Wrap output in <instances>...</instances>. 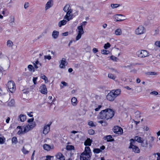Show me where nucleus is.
Returning <instances> with one entry per match:
<instances>
[{
	"mask_svg": "<svg viewBox=\"0 0 160 160\" xmlns=\"http://www.w3.org/2000/svg\"><path fill=\"white\" fill-rule=\"evenodd\" d=\"M108 77L111 79H112L113 80H115L116 77L112 74V73H109L108 75Z\"/></svg>",
	"mask_w": 160,
	"mask_h": 160,
	"instance_id": "36",
	"label": "nucleus"
},
{
	"mask_svg": "<svg viewBox=\"0 0 160 160\" xmlns=\"http://www.w3.org/2000/svg\"><path fill=\"white\" fill-rule=\"evenodd\" d=\"M61 83L64 86H66L68 85V83L65 82H62Z\"/></svg>",
	"mask_w": 160,
	"mask_h": 160,
	"instance_id": "63",
	"label": "nucleus"
},
{
	"mask_svg": "<svg viewBox=\"0 0 160 160\" xmlns=\"http://www.w3.org/2000/svg\"><path fill=\"white\" fill-rule=\"evenodd\" d=\"M29 6V3L28 2L25 3L24 5L25 8L26 9Z\"/></svg>",
	"mask_w": 160,
	"mask_h": 160,
	"instance_id": "59",
	"label": "nucleus"
},
{
	"mask_svg": "<svg viewBox=\"0 0 160 160\" xmlns=\"http://www.w3.org/2000/svg\"><path fill=\"white\" fill-rule=\"evenodd\" d=\"M44 58L47 59L48 60H50L51 58V57L50 56H45Z\"/></svg>",
	"mask_w": 160,
	"mask_h": 160,
	"instance_id": "57",
	"label": "nucleus"
},
{
	"mask_svg": "<svg viewBox=\"0 0 160 160\" xmlns=\"http://www.w3.org/2000/svg\"><path fill=\"white\" fill-rule=\"evenodd\" d=\"M123 15L122 14H117L115 17V19L116 21H121L124 20V19L121 18V17H123Z\"/></svg>",
	"mask_w": 160,
	"mask_h": 160,
	"instance_id": "19",
	"label": "nucleus"
},
{
	"mask_svg": "<svg viewBox=\"0 0 160 160\" xmlns=\"http://www.w3.org/2000/svg\"><path fill=\"white\" fill-rule=\"evenodd\" d=\"M14 18H11L10 22V24L11 25H12L13 23H14Z\"/></svg>",
	"mask_w": 160,
	"mask_h": 160,
	"instance_id": "52",
	"label": "nucleus"
},
{
	"mask_svg": "<svg viewBox=\"0 0 160 160\" xmlns=\"http://www.w3.org/2000/svg\"><path fill=\"white\" fill-rule=\"evenodd\" d=\"M7 45L9 47H12L13 45V43L11 41L8 40L7 42Z\"/></svg>",
	"mask_w": 160,
	"mask_h": 160,
	"instance_id": "33",
	"label": "nucleus"
},
{
	"mask_svg": "<svg viewBox=\"0 0 160 160\" xmlns=\"http://www.w3.org/2000/svg\"><path fill=\"white\" fill-rule=\"evenodd\" d=\"M72 10L71 9V7H70L69 9H68L66 15L64 17V18L69 21L72 19Z\"/></svg>",
	"mask_w": 160,
	"mask_h": 160,
	"instance_id": "5",
	"label": "nucleus"
},
{
	"mask_svg": "<svg viewBox=\"0 0 160 160\" xmlns=\"http://www.w3.org/2000/svg\"><path fill=\"white\" fill-rule=\"evenodd\" d=\"M113 92V93L116 97L119 96L121 93V90L120 89H117L116 90H113L111 91Z\"/></svg>",
	"mask_w": 160,
	"mask_h": 160,
	"instance_id": "14",
	"label": "nucleus"
},
{
	"mask_svg": "<svg viewBox=\"0 0 160 160\" xmlns=\"http://www.w3.org/2000/svg\"><path fill=\"white\" fill-rule=\"evenodd\" d=\"M28 70L30 71H32L34 72L35 71L34 68L32 65H29L28 66Z\"/></svg>",
	"mask_w": 160,
	"mask_h": 160,
	"instance_id": "35",
	"label": "nucleus"
},
{
	"mask_svg": "<svg viewBox=\"0 0 160 160\" xmlns=\"http://www.w3.org/2000/svg\"><path fill=\"white\" fill-rule=\"evenodd\" d=\"M28 125L29 127V128L31 129H32L36 126L35 123V122L29 123Z\"/></svg>",
	"mask_w": 160,
	"mask_h": 160,
	"instance_id": "31",
	"label": "nucleus"
},
{
	"mask_svg": "<svg viewBox=\"0 0 160 160\" xmlns=\"http://www.w3.org/2000/svg\"><path fill=\"white\" fill-rule=\"evenodd\" d=\"M67 62L66 61V59L64 58H63L61 61L59 67L61 68H63L66 65H67Z\"/></svg>",
	"mask_w": 160,
	"mask_h": 160,
	"instance_id": "11",
	"label": "nucleus"
},
{
	"mask_svg": "<svg viewBox=\"0 0 160 160\" xmlns=\"http://www.w3.org/2000/svg\"><path fill=\"white\" fill-rule=\"evenodd\" d=\"M92 141L90 138H88L84 142V145L85 146H91L92 143Z\"/></svg>",
	"mask_w": 160,
	"mask_h": 160,
	"instance_id": "23",
	"label": "nucleus"
},
{
	"mask_svg": "<svg viewBox=\"0 0 160 160\" xmlns=\"http://www.w3.org/2000/svg\"><path fill=\"white\" fill-rule=\"evenodd\" d=\"M145 32V29L142 26H139L135 30V32L137 34H141Z\"/></svg>",
	"mask_w": 160,
	"mask_h": 160,
	"instance_id": "6",
	"label": "nucleus"
},
{
	"mask_svg": "<svg viewBox=\"0 0 160 160\" xmlns=\"http://www.w3.org/2000/svg\"><path fill=\"white\" fill-rule=\"evenodd\" d=\"M55 156L57 159H60V160H65V159L64 156L60 152L57 153Z\"/></svg>",
	"mask_w": 160,
	"mask_h": 160,
	"instance_id": "13",
	"label": "nucleus"
},
{
	"mask_svg": "<svg viewBox=\"0 0 160 160\" xmlns=\"http://www.w3.org/2000/svg\"><path fill=\"white\" fill-rule=\"evenodd\" d=\"M82 35V34L78 33V34L76 37V40L78 41L81 38Z\"/></svg>",
	"mask_w": 160,
	"mask_h": 160,
	"instance_id": "47",
	"label": "nucleus"
},
{
	"mask_svg": "<svg viewBox=\"0 0 160 160\" xmlns=\"http://www.w3.org/2000/svg\"><path fill=\"white\" fill-rule=\"evenodd\" d=\"M93 151L94 153H98L101 152V150L99 148H95L93 149Z\"/></svg>",
	"mask_w": 160,
	"mask_h": 160,
	"instance_id": "42",
	"label": "nucleus"
},
{
	"mask_svg": "<svg viewBox=\"0 0 160 160\" xmlns=\"http://www.w3.org/2000/svg\"><path fill=\"white\" fill-rule=\"evenodd\" d=\"M22 151L24 154H27L28 153L29 151L27 150L24 147L22 149Z\"/></svg>",
	"mask_w": 160,
	"mask_h": 160,
	"instance_id": "50",
	"label": "nucleus"
},
{
	"mask_svg": "<svg viewBox=\"0 0 160 160\" xmlns=\"http://www.w3.org/2000/svg\"><path fill=\"white\" fill-rule=\"evenodd\" d=\"M67 22L66 20H63L59 21L58 23V26L59 27H61L62 26L65 25Z\"/></svg>",
	"mask_w": 160,
	"mask_h": 160,
	"instance_id": "18",
	"label": "nucleus"
},
{
	"mask_svg": "<svg viewBox=\"0 0 160 160\" xmlns=\"http://www.w3.org/2000/svg\"><path fill=\"white\" fill-rule=\"evenodd\" d=\"M130 142L129 148H132L133 151L135 153H139L140 152V150L139 148L137 146L133 145V144L135 142L134 140L132 139H131L130 140Z\"/></svg>",
	"mask_w": 160,
	"mask_h": 160,
	"instance_id": "3",
	"label": "nucleus"
},
{
	"mask_svg": "<svg viewBox=\"0 0 160 160\" xmlns=\"http://www.w3.org/2000/svg\"><path fill=\"white\" fill-rule=\"evenodd\" d=\"M46 78V77L44 74H42L41 76V78L43 79H44Z\"/></svg>",
	"mask_w": 160,
	"mask_h": 160,
	"instance_id": "64",
	"label": "nucleus"
},
{
	"mask_svg": "<svg viewBox=\"0 0 160 160\" xmlns=\"http://www.w3.org/2000/svg\"><path fill=\"white\" fill-rule=\"evenodd\" d=\"M68 32H65L62 33V35L63 36H68Z\"/></svg>",
	"mask_w": 160,
	"mask_h": 160,
	"instance_id": "61",
	"label": "nucleus"
},
{
	"mask_svg": "<svg viewBox=\"0 0 160 160\" xmlns=\"http://www.w3.org/2000/svg\"><path fill=\"white\" fill-rule=\"evenodd\" d=\"M20 120L22 122L24 121L26 119V116L25 115L21 114L20 115Z\"/></svg>",
	"mask_w": 160,
	"mask_h": 160,
	"instance_id": "27",
	"label": "nucleus"
},
{
	"mask_svg": "<svg viewBox=\"0 0 160 160\" xmlns=\"http://www.w3.org/2000/svg\"><path fill=\"white\" fill-rule=\"evenodd\" d=\"M110 58L112 60L114 61H117V59L118 58L115 57L113 56H112L110 57Z\"/></svg>",
	"mask_w": 160,
	"mask_h": 160,
	"instance_id": "49",
	"label": "nucleus"
},
{
	"mask_svg": "<svg viewBox=\"0 0 160 160\" xmlns=\"http://www.w3.org/2000/svg\"><path fill=\"white\" fill-rule=\"evenodd\" d=\"M42 159H44V160H50L51 159H53L54 156H51L50 155H47L46 156L45 158V157H43L42 158Z\"/></svg>",
	"mask_w": 160,
	"mask_h": 160,
	"instance_id": "28",
	"label": "nucleus"
},
{
	"mask_svg": "<svg viewBox=\"0 0 160 160\" xmlns=\"http://www.w3.org/2000/svg\"><path fill=\"white\" fill-rule=\"evenodd\" d=\"M33 120H34V118H32L29 119H28V122H29V123L33 122Z\"/></svg>",
	"mask_w": 160,
	"mask_h": 160,
	"instance_id": "56",
	"label": "nucleus"
},
{
	"mask_svg": "<svg viewBox=\"0 0 160 160\" xmlns=\"http://www.w3.org/2000/svg\"><path fill=\"white\" fill-rule=\"evenodd\" d=\"M78 33L83 34L84 33V31L83 27L82 26H80L78 27Z\"/></svg>",
	"mask_w": 160,
	"mask_h": 160,
	"instance_id": "20",
	"label": "nucleus"
},
{
	"mask_svg": "<svg viewBox=\"0 0 160 160\" xmlns=\"http://www.w3.org/2000/svg\"><path fill=\"white\" fill-rule=\"evenodd\" d=\"M12 143L16 144L18 142V140L17 138L16 137H14L12 138Z\"/></svg>",
	"mask_w": 160,
	"mask_h": 160,
	"instance_id": "37",
	"label": "nucleus"
},
{
	"mask_svg": "<svg viewBox=\"0 0 160 160\" xmlns=\"http://www.w3.org/2000/svg\"><path fill=\"white\" fill-rule=\"evenodd\" d=\"M90 157L89 153L83 152L80 155V160H88Z\"/></svg>",
	"mask_w": 160,
	"mask_h": 160,
	"instance_id": "7",
	"label": "nucleus"
},
{
	"mask_svg": "<svg viewBox=\"0 0 160 160\" xmlns=\"http://www.w3.org/2000/svg\"><path fill=\"white\" fill-rule=\"evenodd\" d=\"M147 74L149 75H157V73L154 72H148L147 73Z\"/></svg>",
	"mask_w": 160,
	"mask_h": 160,
	"instance_id": "41",
	"label": "nucleus"
},
{
	"mask_svg": "<svg viewBox=\"0 0 160 160\" xmlns=\"http://www.w3.org/2000/svg\"><path fill=\"white\" fill-rule=\"evenodd\" d=\"M102 107V105H98V107L97 108H96L95 109V110L96 111H98L100 109V108Z\"/></svg>",
	"mask_w": 160,
	"mask_h": 160,
	"instance_id": "54",
	"label": "nucleus"
},
{
	"mask_svg": "<svg viewBox=\"0 0 160 160\" xmlns=\"http://www.w3.org/2000/svg\"><path fill=\"white\" fill-rule=\"evenodd\" d=\"M92 51L94 53H96V52H98V50L97 48H94L92 49Z\"/></svg>",
	"mask_w": 160,
	"mask_h": 160,
	"instance_id": "58",
	"label": "nucleus"
},
{
	"mask_svg": "<svg viewBox=\"0 0 160 160\" xmlns=\"http://www.w3.org/2000/svg\"><path fill=\"white\" fill-rule=\"evenodd\" d=\"M155 44L159 47H160V41H157L155 42Z\"/></svg>",
	"mask_w": 160,
	"mask_h": 160,
	"instance_id": "53",
	"label": "nucleus"
},
{
	"mask_svg": "<svg viewBox=\"0 0 160 160\" xmlns=\"http://www.w3.org/2000/svg\"><path fill=\"white\" fill-rule=\"evenodd\" d=\"M110 70L112 72H117V73H119L118 72V71L116 69H115L112 68H111Z\"/></svg>",
	"mask_w": 160,
	"mask_h": 160,
	"instance_id": "60",
	"label": "nucleus"
},
{
	"mask_svg": "<svg viewBox=\"0 0 160 160\" xmlns=\"http://www.w3.org/2000/svg\"><path fill=\"white\" fill-rule=\"evenodd\" d=\"M141 145L142 147H148V141L147 140H142V141L141 142Z\"/></svg>",
	"mask_w": 160,
	"mask_h": 160,
	"instance_id": "25",
	"label": "nucleus"
},
{
	"mask_svg": "<svg viewBox=\"0 0 160 160\" xmlns=\"http://www.w3.org/2000/svg\"><path fill=\"white\" fill-rule=\"evenodd\" d=\"M160 160V153H157V160Z\"/></svg>",
	"mask_w": 160,
	"mask_h": 160,
	"instance_id": "51",
	"label": "nucleus"
},
{
	"mask_svg": "<svg viewBox=\"0 0 160 160\" xmlns=\"http://www.w3.org/2000/svg\"><path fill=\"white\" fill-rule=\"evenodd\" d=\"M120 6V5L118 4H112L111 5V6L112 8H118Z\"/></svg>",
	"mask_w": 160,
	"mask_h": 160,
	"instance_id": "38",
	"label": "nucleus"
},
{
	"mask_svg": "<svg viewBox=\"0 0 160 160\" xmlns=\"http://www.w3.org/2000/svg\"><path fill=\"white\" fill-rule=\"evenodd\" d=\"M106 138L107 139V141L108 142L113 141L114 140V138H112V137L111 135H108L106 136Z\"/></svg>",
	"mask_w": 160,
	"mask_h": 160,
	"instance_id": "29",
	"label": "nucleus"
},
{
	"mask_svg": "<svg viewBox=\"0 0 160 160\" xmlns=\"http://www.w3.org/2000/svg\"><path fill=\"white\" fill-rule=\"evenodd\" d=\"M17 133L18 135H20L24 134V132L23 130L22 129V130L20 129L18 132Z\"/></svg>",
	"mask_w": 160,
	"mask_h": 160,
	"instance_id": "46",
	"label": "nucleus"
},
{
	"mask_svg": "<svg viewBox=\"0 0 160 160\" xmlns=\"http://www.w3.org/2000/svg\"><path fill=\"white\" fill-rule=\"evenodd\" d=\"M90 151V149L89 147H86L85 148V151L84 152H85L87 153H89V152Z\"/></svg>",
	"mask_w": 160,
	"mask_h": 160,
	"instance_id": "43",
	"label": "nucleus"
},
{
	"mask_svg": "<svg viewBox=\"0 0 160 160\" xmlns=\"http://www.w3.org/2000/svg\"><path fill=\"white\" fill-rule=\"evenodd\" d=\"M7 86L9 91L13 92L16 89L15 84L13 81H9L7 83Z\"/></svg>",
	"mask_w": 160,
	"mask_h": 160,
	"instance_id": "2",
	"label": "nucleus"
},
{
	"mask_svg": "<svg viewBox=\"0 0 160 160\" xmlns=\"http://www.w3.org/2000/svg\"><path fill=\"white\" fill-rule=\"evenodd\" d=\"M114 114V112L112 109H107L101 111L99 113V118L101 119L108 120L111 118Z\"/></svg>",
	"mask_w": 160,
	"mask_h": 160,
	"instance_id": "1",
	"label": "nucleus"
},
{
	"mask_svg": "<svg viewBox=\"0 0 160 160\" xmlns=\"http://www.w3.org/2000/svg\"><path fill=\"white\" fill-rule=\"evenodd\" d=\"M70 7V5L69 4H66L63 8V11L65 12H66L68 11V9H69Z\"/></svg>",
	"mask_w": 160,
	"mask_h": 160,
	"instance_id": "34",
	"label": "nucleus"
},
{
	"mask_svg": "<svg viewBox=\"0 0 160 160\" xmlns=\"http://www.w3.org/2000/svg\"><path fill=\"white\" fill-rule=\"evenodd\" d=\"M113 130L114 133L118 135H121L123 133L122 128L118 126L114 127Z\"/></svg>",
	"mask_w": 160,
	"mask_h": 160,
	"instance_id": "9",
	"label": "nucleus"
},
{
	"mask_svg": "<svg viewBox=\"0 0 160 160\" xmlns=\"http://www.w3.org/2000/svg\"><path fill=\"white\" fill-rule=\"evenodd\" d=\"M5 139L4 138H2L0 137V144H3L5 142Z\"/></svg>",
	"mask_w": 160,
	"mask_h": 160,
	"instance_id": "44",
	"label": "nucleus"
},
{
	"mask_svg": "<svg viewBox=\"0 0 160 160\" xmlns=\"http://www.w3.org/2000/svg\"><path fill=\"white\" fill-rule=\"evenodd\" d=\"M59 32L58 31L54 30L52 32V36L54 39H57L59 36Z\"/></svg>",
	"mask_w": 160,
	"mask_h": 160,
	"instance_id": "15",
	"label": "nucleus"
},
{
	"mask_svg": "<svg viewBox=\"0 0 160 160\" xmlns=\"http://www.w3.org/2000/svg\"><path fill=\"white\" fill-rule=\"evenodd\" d=\"M149 159L151 160H157V153L151 155L150 156Z\"/></svg>",
	"mask_w": 160,
	"mask_h": 160,
	"instance_id": "30",
	"label": "nucleus"
},
{
	"mask_svg": "<svg viewBox=\"0 0 160 160\" xmlns=\"http://www.w3.org/2000/svg\"><path fill=\"white\" fill-rule=\"evenodd\" d=\"M44 149L47 151H49L51 149L50 146L47 144H44L43 146Z\"/></svg>",
	"mask_w": 160,
	"mask_h": 160,
	"instance_id": "26",
	"label": "nucleus"
},
{
	"mask_svg": "<svg viewBox=\"0 0 160 160\" xmlns=\"http://www.w3.org/2000/svg\"><path fill=\"white\" fill-rule=\"evenodd\" d=\"M115 34L117 35H120L122 34V31L120 28H118L115 31Z\"/></svg>",
	"mask_w": 160,
	"mask_h": 160,
	"instance_id": "24",
	"label": "nucleus"
},
{
	"mask_svg": "<svg viewBox=\"0 0 160 160\" xmlns=\"http://www.w3.org/2000/svg\"><path fill=\"white\" fill-rule=\"evenodd\" d=\"M71 102L73 106H76L77 104V99L75 97H73L71 99Z\"/></svg>",
	"mask_w": 160,
	"mask_h": 160,
	"instance_id": "16",
	"label": "nucleus"
},
{
	"mask_svg": "<svg viewBox=\"0 0 160 160\" xmlns=\"http://www.w3.org/2000/svg\"><path fill=\"white\" fill-rule=\"evenodd\" d=\"M116 97L114 95L113 93V92L111 91L106 96V98L107 100L110 101H113L116 98Z\"/></svg>",
	"mask_w": 160,
	"mask_h": 160,
	"instance_id": "8",
	"label": "nucleus"
},
{
	"mask_svg": "<svg viewBox=\"0 0 160 160\" xmlns=\"http://www.w3.org/2000/svg\"><path fill=\"white\" fill-rule=\"evenodd\" d=\"M40 91L42 94H46L47 93V89L46 85L44 84L42 85L40 87Z\"/></svg>",
	"mask_w": 160,
	"mask_h": 160,
	"instance_id": "10",
	"label": "nucleus"
},
{
	"mask_svg": "<svg viewBox=\"0 0 160 160\" xmlns=\"http://www.w3.org/2000/svg\"><path fill=\"white\" fill-rule=\"evenodd\" d=\"M33 65L34 68L37 69L41 66V64L38 61H37L35 62V63H33Z\"/></svg>",
	"mask_w": 160,
	"mask_h": 160,
	"instance_id": "22",
	"label": "nucleus"
},
{
	"mask_svg": "<svg viewBox=\"0 0 160 160\" xmlns=\"http://www.w3.org/2000/svg\"><path fill=\"white\" fill-rule=\"evenodd\" d=\"M50 125H50L48 124L44 126L43 131V134H46L49 132L50 131Z\"/></svg>",
	"mask_w": 160,
	"mask_h": 160,
	"instance_id": "12",
	"label": "nucleus"
},
{
	"mask_svg": "<svg viewBox=\"0 0 160 160\" xmlns=\"http://www.w3.org/2000/svg\"><path fill=\"white\" fill-rule=\"evenodd\" d=\"M88 133L90 135H93L94 133V131L93 130L90 129L88 131Z\"/></svg>",
	"mask_w": 160,
	"mask_h": 160,
	"instance_id": "45",
	"label": "nucleus"
},
{
	"mask_svg": "<svg viewBox=\"0 0 160 160\" xmlns=\"http://www.w3.org/2000/svg\"><path fill=\"white\" fill-rule=\"evenodd\" d=\"M111 46V45L109 42H107V43L105 44L104 46V48L105 49H107L108 48H110Z\"/></svg>",
	"mask_w": 160,
	"mask_h": 160,
	"instance_id": "40",
	"label": "nucleus"
},
{
	"mask_svg": "<svg viewBox=\"0 0 160 160\" xmlns=\"http://www.w3.org/2000/svg\"><path fill=\"white\" fill-rule=\"evenodd\" d=\"M109 51L106 50H101V53L103 54H108L109 53Z\"/></svg>",
	"mask_w": 160,
	"mask_h": 160,
	"instance_id": "39",
	"label": "nucleus"
},
{
	"mask_svg": "<svg viewBox=\"0 0 160 160\" xmlns=\"http://www.w3.org/2000/svg\"><path fill=\"white\" fill-rule=\"evenodd\" d=\"M52 2V1L51 0H49L48 2L46 5L45 8V10H47L51 7Z\"/></svg>",
	"mask_w": 160,
	"mask_h": 160,
	"instance_id": "17",
	"label": "nucleus"
},
{
	"mask_svg": "<svg viewBox=\"0 0 160 160\" xmlns=\"http://www.w3.org/2000/svg\"><path fill=\"white\" fill-rule=\"evenodd\" d=\"M135 140L139 143H141L143 140L141 137L138 136H136L135 138Z\"/></svg>",
	"mask_w": 160,
	"mask_h": 160,
	"instance_id": "32",
	"label": "nucleus"
},
{
	"mask_svg": "<svg viewBox=\"0 0 160 160\" xmlns=\"http://www.w3.org/2000/svg\"><path fill=\"white\" fill-rule=\"evenodd\" d=\"M88 125L89 126H91V127H93V126H95V125L93 123V122L92 121H89L88 122Z\"/></svg>",
	"mask_w": 160,
	"mask_h": 160,
	"instance_id": "48",
	"label": "nucleus"
},
{
	"mask_svg": "<svg viewBox=\"0 0 160 160\" xmlns=\"http://www.w3.org/2000/svg\"><path fill=\"white\" fill-rule=\"evenodd\" d=\"M23 128L24 133L28 132L30 130H31V129L29 128V127L28 125L23 126Z\"/></svg>",
	"mask_w": 160,
	"mask_h": 160,
	"instance_id": "21",
	"label": "nucleus"
},
{
	"mask_svg": "<svg viewBox=\"0 0 160 160\" xmlns=\"http://www.w3.org/2000/svg\"><path fill=\"white\" fill-rule=\"evenodd\" d=\"M74 147L72 146H68L67 147V148L68 149H72L74 148Z\"/></svg>",
	"mask_w": 160,
	"mask_h": 160,
	"instance_id": "62",
	"label": "nucleus"
},
{
	"mask_svg": "<svg viewBox=\"0 0 160 160\" xmlns=\"http://www.w3.org/2000/svg\"><path fill=\"white\" fill-rule=\"evenodd\" d=\"M87 22L86 21L82 22V23L81 24V25L82 27L83 26H85L87 24Z\"/></svg>",
	"mask_w": 160,
	"mask_h": 160,
	"instance_id": "55",
	"label": "nucleus"
},
{
	"mask_svg": "<svg viewBox=\"0 0 160 160\" xmlns=\"http://www.w3.org/2000/svg\"><path fill=\"white\" fill-rule=\"evenodd\" d=\"M137 55L140 58H145L149 56V53L145 50H140L137 52Z\"/></svg>",
	"mask_w": 160,
	"mask_h": 160,
	"instance_id": "4",
	"label": "nucleus"
}]
</instances>
